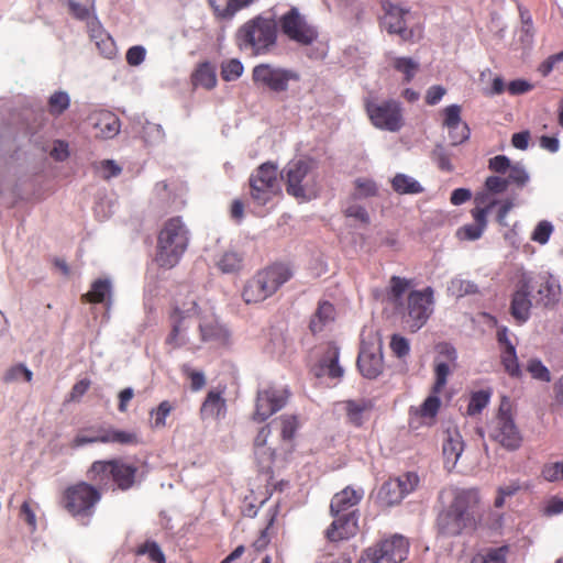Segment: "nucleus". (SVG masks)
<instances>
[{"mask_svg":"<svg viewBox=\"0 0 563 563\" xmlns=\"http://www.w3.org/2000/svg\"><path fill=\"white\" fill-rule=\"evenodd\" d=\"M492 397L490 389L473 391L470 396L466 413L468 416L479 415L487 407Z\"/></svg>","mask_w":563,"mask_h":563,"instance_id":"a19ab883","label":"nucleus"},{"mask_svg":"<svg viewBox=\"0 0 563 563\" xmlns=\"http://www.w3.org/2000/svg\"><path fill=\"white\" fill-rule=\"evenodd\" d=\"M137 432L130 430H120L113 427L99 426L96 428V435L78 434L71 442V448H80L91 443H115L121 445H137L140 443Z\"/></svg>","mask_w":563,"mask_h":563,"instance_id":"2eb2a0df","label":"nucleus"},{"mask_svg":"<svg viewBox=\"0 0 563 563\" xmlns=\"http://www.w3.org/2000/svg\"><path fill=\"white\" fill-rule=\"evenodd\" d=\"M478 500L476 490L457 492L450 507L438 516L439 533L444 537H456L466 529H474L476 526L475 509Z\"/></svg>","mask_w":563,"mask_h":563,"instance_id":"20e7f679","label":"nucleus"},{"mask_svg":"<svg viewBox=\"0 0 563 563\" xmlns=\"http://www.w3.org/2000/svg\"><path fill=\"white\" fill-rule=\"evenodd\" d=\"M69 104V96L65 91H56L48 99V112L58 117L68 109Z\"/></svg>","mask_w":563,"mask_h":563,"instance_id":"de8ad7c7","label":"nucleus"},{"mask_svg":"<svg viewBox=\"0 0 563 563\" xmlns=\"http://www.w3.org/2000/svg\"><path fill=\"white\" fill-rule=\"evenodd\" d=\"M508 552L507 545L488 549L485 553L474 556L472 563H506Z\"/></svg>","mask_w":563,"mask_h":563,"instance_id":"49530a36","label":"nucleus"},{"mask_svg":"<svg viewBox=\"0 0 563 563\" xmlns=\"http://www.w3.org/2000/svg\"><path fill=\"white\" fill-rule=\"evenodd\" d=\"M438 395L439 394H433L431 390V395L428 396L418 408L412 409L411 412L421 418L424 423L431 424L441 406V400Z\"/></svg>","mask_w":563,"mask_h":563,"instance_id":"473e14b6","label":"nucleus"},{"mask_svg":"<svg viewBox=\"0 0 563 563\" xmlns=\"http://www.w3.org/2000/svg\"><path fill=\"white\" fill-rule=\"evenodd\" d=\"M249 184L253 201L265 206L279 191L277 166L271 162L263 163L251 174Z\"/></svg>","mask_w":563,"mask_h":563,"instance_id":"9b49d317","label":"nucleus"},{"mask_svg":"<svg viewBox=\"0 0 563 563\" xmlns=\"http://www.w3.org/2000/svg\"><path fill=\"white\" fill-rule=\"evenodd\" d=\"M361 374L368 379L377 378L383 372V357L368 351H361L357 357Z\"/></svg>","mask_w":563,"mask_h":563,"instance_id":"bb28decb","label":"nucleus"},{"mask_svg":"<svg viewBox=\"0 0 563 563\" xmlns=\"http://www.w3.org/2000/svg\"><path fill=\"white\" fill-rule=\"evenodd\" d=\"M501 363L505 371L510 376H518L520 374V367L516 355V349L514 345H508L501 352Z\"/></svg>","mask_w":563,"mask_h":563,"instance_id":"8fccbe9b","label":"nucleus"},{"mask_svg":"<svg viewBox=\"0 0 563 563\" xmlns=\"http://www.w3.org/2000/svg\"><path fill=\"white\" fill-rule=\"evenodd\" d=\"M435 380L432 386L433 394H440L446 385L450 366L445 362H437L434 367Z\"/></svg>","mask_w":563,"mask_h":563,"instance_id":"864d4df0","label":"nucleus"},{"mask_svg":"<svg viewBox=\"0 0 563 563\" xmlns=\"http://www.w3.org/2000/svg\"><path fill=\"white\" fill-rule=\"evenodd\" d=\"M134 553L135 555H147L154 563H166V556L161 547L157 542L152 540H146L144 543L140 544Z\"/></svg>","mask_w":563,"mask_h":563,"instance_id":"c03bdc74","label":"nucleus"},{"mask_svg":"<svg viewBox=\"0 0 563 563\" xmlns=\"http://www.w3.org/2000/svg\"><path fill=\"white\" fill-rule=\"evenodd\" d=\"M97 168L101 173V177L104 179L118 176L121 173V167L110 159L100 162Z\"/></svg>","mask_w":563,"mask_h":563,"instance_id":"774afa93","label":"nucleus"},{"mask_svg":"<svg viewBox=\"0 0 563 563\" xmlns=\"http://www.w3.org/2000/svg\"><path fill=\"white\" fill-rule=\"evenodd\" d=\"M298 71L284 68L271 63H261L252 69L253 84L263 90L273 93H283L288 91L291 81H299Z\"/></svg>","mask_w":563,"mask_h":563,"instance_id":"1a4fd4ad","label":"nucleus"},{"mask_svg":"<svg viewBox=\"0 0 563 563\" xmlns=\"http://www.w3.org/2000/svg\"><path fill=\"white\" fill-rule=\"evenodd\" d=\"M292 277L290 267L274 263L257 271L249 278L242 289V299L246 305L260 303L275 295Z\"/></svg>","mask_w":563,"mask_h":563,"instance_id":"423d86ee","label":"nucleus"},{"mask_svg":"<svg viewBox=\"0 0 563 563\" xmlns=\"http://www.w3.org/2000/svg\"><path fill=\"white\" fill-rule=\"evenodd\" d=\"M364 496L363 489H354L350 486L334 494L330 503L331 516L349 515L354 512L357 515L356 506Z\"/></svg>","mask_w":563,"mask_h":563,"instance_id":"aec40b11","label":"nucleus"},{"mask_svg":"<svg viewBox=\"0 0 563 563\" xmlns=\"http://www.w3.org/2000/svg\"><path fill=\"white\" fill-rule=\"evenodd\" d=\"M365 111L371 123L376 129L398 132L405 125L402 108L397 100L388 99L378 102L373 99H366Z\"/></svg>","mask_w":563,"mask_h":563,"instance_id":"9d476101","label":"nucleus"},{"mask_svg":"<svg viewBox=\"0 0 563 563\" xmlns=\"http://www.w3.org/2000/svg\"><path fill=\"white\" fill-rule=\"evenodd\" d=\"M217 81L216 68L209 62L200 63L191 74V84L195 88L211 90L217 86Z\"/></svg>","mask_w":563,"mask_h":563,"instance_id":"c85d7f7f","label":"nucleus"},{"mask_svg":"<svg viewBox=\"0 0 563 563\" xmlns=\"http://www.w3.org/2000/svg\"><path fill=\"white\" fill-rule=\"evenodd\" d=\"M282 422V438L284 440H291L298 429V420L295 416H284L280 418Z\"/></svg>","mask_w":563,"mask_h":563,"instance_id":"052dcab7","label":"nucleus"},{"mask_svg":"<svg viewBox=\"0 0 563 563\" xmlns=\"http://www.w3.org/2000/svg\"><path fill=\"white\" fill-rule=\"evenodd\" d=\"M216 266L223 274L239 273L243 267V255L236 251H225L217 260Z\"/></svg>","mask_w":563,"mask_h":563,"instance_id":"72a5a7b5","label":"nucleus"},{"mask_svg":"<svg viewBox=\"0 0 563 563\" xmlns=\"http://www.w3.org/2000/svg\"><path fill=\"white\" fill-rule=\"evenodd\" d=\"M21 377L29 383L33 378V373L25 365L16 364L5 372L3 379L5 383H12L19 380Z\"/></svg>","mask_w":563,"mask_h":563,"instance_id":"6e6d98bb","label":"nucleus"},{"mask_svg":"<svg viewBox=\"0 0 563 563\" xmlns=\"http://www.w3.org/2000/svg\"><path fill=\"white\" fill-rule=\"evenodd\" d=\"M286 192L299 201H309L317 196V177L310 159L290 161L280 172Z\"/></svg>","mask_w":563,"mask_h":563,"instance_id":"6e6552de","label":"nucleus"},{"mask_svg":"<svg viewBox=\"0 0 563 563\" xmlns=\"http://www.w3.org/2000/svg\"><path fill=\"white\" fill-rule=\"evenodd\" d=\"M506 180H509V185L514 184L517 187H525L529 181V174L523 165L516 163L510 165Z\"/></svg>","mask_w":563,"mask_h":563,"instance_id":"3c124183","label":"nucleus"},{"mask_svg":"<svg viewBox=\"0 0 563 563\" xmlns=\"http://www.w3.org/2000/svg\"><path fill=\"white\" fill-rule=\"evenodd\" d=\"M334 520L327 529L325 536L329 541L338 542L354 537L358 531V515L350 512L349 515L333 516Z\"/></svg>","mask_w":563,"mask_h":563,"instance_id":"6ab92c4d","label":"nucleus"},{"mask_svg":"<svg viewBox=\"0 0 563 563\" xmlns=\"http://www.w3.org/2000/svg\"><path fill=\"white\" fill-rule=\"evenodd\" d=\"M81 300L90 303L111 302V283L109 279L99 278L91 284L90 290L81 296Z\"/></svg>","mask_w":563,"mask_h":563,"instance_id":"c756f323","label":"nucleus"},{"mask_svg":"<svg viewBox=\"0 0 563 563\" xmlns=\"http://www.w3.org/2000/svg\"><path fill=\"white\" fill-rule=\"evenodd\" d=\"M489 435L509 451H515L521 445L522 438L511 417L510 404L506 397L500 402Z\"/></svg>","mask_w":563,"mask_h":563,"instance_id":"ddd939ff","label":"nucleus"},{"mask_svg":"<svg viewBox=\"0 0 563 563\" xmlns=\"http://www.w3.org/2000/svg\"><path fill=\"white\" fill-rule=\"evenodd\" d=\"M288 391L284 388L268 387L260 390L253 419L257 422L265 421L286 405Z\"/></svg>","mask_w":563,"mask_h":563,"instance_id":"a211bd4d","label":"nucleus"},{"mask_svg":"<svg viewBox=\"0 0 563 563\" xmlns=\"http://www.w3.org/2000/svg\"><path fill=\"white\" fill-rule=\"evenodd\" d=\"M409 13L408 10L398 5L390 4L383 18V25L389 34H397L399 37L407 42L413 37V31L407 29L405 16Z\"/></svg>","mask_w":563,"mask_h":563,"instance_id":"412c9836","label":"nucleus"},{"mask_svg":"<svg viewBox=\"0 0 563 563\" xmlns=\"http://www.w3.org/2000/svg\"><path fill=\"white\" fill-rule=\"evenodd\" d=\"M433 289L427 287L423 290H412L407 297L406 324L412 332L422 328L433 311Z\"/></svg>","mask_w":563,"mask_h":563,"instance_id":"4468645a","label":"nucleus"},{"mask_svg":"<svg viewBox=\"0 0 563 563\" xmlns=\"http://www.w3.org/2000/svg\"><path fill=\"white\" fill-rule=\"evenodd\" d=\"M448 291L450 295L461 298L466 295H474L478 292V288L477 285L471 280L455 277L449 283Z\"/></svg>","mask_w":563,"mask_h":563,"instance_id":"37998d69","label":"nucleus"},{"mask_svg":"<svg viewBox=\"0 0 563 563\" xmlns=\"http://www.w3.org/2000/svg\"><path fill=\"white\" fill-rule=\"evenodd\" d=\"M391 66L396 71L402 74L404 84L411 82L420 69L419 63L411 57H393Z\"/></svg>","mask_w":563,"mask_h":563,"instance_id":"e433bc0d","label":"nucleus"},{"mask_svg":"<svg viewBox=\"0 0 563 563\" xmlns=\"http://www.w3.org/2000/svg\"><path fill=\"white\" fill-rule=\"evenodd\" d=\"M378 500L383 506L391 507L399 504L405 496L399 489V484L391 478L385 482L378 490Z\"/></svg>","mask_w":563,"mask_h":563,"instance_id":"c9c22d12","label":"nucleus"},{"mask_svg":"<svg viewBox=\"0 0 563 563\" xmlns=\"http://www.w3.org/2000/svg\"><path fill=\"white\" fill-rule=\"evenodd\" d=\"M256 463L261 473L272 478V467L275 461V451L267 446L254 450Z\"/></svg>","mask_w":563,"mask_h":563,"instance_id":"79ce46f5","label":"nucleus"},{"mask_svg":"<svg viewBox=\"0 0 563 563\" xmlns=\"http://www.w3.org/2000/svg\"><path fill=\"white\" fill-rule=\"evenodd\" d=\"M244 71L243 64L236 59H229L221 65V77L224 81H233L239 79Z\"/></svg>","mask_w":563,"mask_h":563,"instance_id":"09e8293b","label":"nucleus"},{"mask_svg":"<svg viewBox=\"0 0 563 563\" xmlns=\"http://www.w3.org/2000/svg\"><path fill=\"white\" fill-rule=\"evenodd\" d=\"M531 292L529 287H525V279L521 277L518 289L512 295L510 305L511 316L518 322H526L530 317L531 300L529 296Z\"/></svg>","mask_w":563,"mask_h":563,"instance_id":"b1692460","label":"nucleus"},{"mask_svg":"<svg viewBox=\"0 0 563 563\" xmlns=\"http://www.w3.org/2000/svg\"><path fill=\"white\" fill-rule=\"evenodd\" d=\"M391 479L399 484V489L405 497L412 493L419 484V476L413 472H407Z\"/></svg>","mask_w":563,"mask_h":563,"instance_id":"5fc2aeb1","label":"nucleus"},{"mask_svg":"<svg viewBox=\"0 0 563 563\" xmlns=\"http://www.w3.org/2000/svg\"><path fill=\"white\" fill-rule=\"evenodd\" d=\"M279 23L283 33L289 40L299 43L300 45H310L318 37L316 29L307 23L305 18L296 8H291L282 15Z\"/></svg>","mask_w":563,"mask_h":563,"instance_id":"dca6fc26","label":"nucleus"},{"mask_svg":"<svg viewBox=\"0 0 563 563\" xmlns=\"http://www.w3.org/2000/svg\"><path fill=\"white\" fill-rule=\"evenodd\" d=\"M334 306L329 301H322L312 316L309 328L313 333L321 332L329 322L334 320Z\"/></svg>","mask_w":563,"mask_h":563,"instance_id":"2f4dec72","label":"nucleus"},{"mask_svg":"<svg viewBox=\"0 0 563 563\" xmlns=\"http://www.w3.org/2000/svg\"><path fill=\"white\" fill-rule=\"evenodd\" d=\"M174 405L169 400H163L157 407L150 411L151 428L154 430L163 429L166 427V418L174 410Z\"/></svg>","mask_w":563,"mask_h":563,"instance_id":"58836bf2","label":"nucleus"},{"mask_svg":"<svg viewBox=\"0 0 563 563\" xmlns=\"http://www.w3.org/2000/svg\"><path fill=\"white\" fill-rule=\"evenodd\" d=\"M102 489L92 482L79 481L63 490L59 505L71 517L85 520L84 523L87 525L102 498Z\"/></svg>","mask_w":563,"mask_h":563,"instance_id":"0eeeda50","label":"nucleus"},{"mask_svg":"<svg viewBox=\"0 0 563 563\" xmlns=\"http://www.w3.org/2000/svg\"><path fill=\"white\" fill-rule=\"evenodd\" d=\"M181 372L190 380L192 390H200L206 385V378L202 372L192 369L189 365H183Z\"/></svg>","mask_w":563,"mask_h":563,"instance_id":"4d7b16f0","label":"nucleus"},{"mask_svg":"<svg viewBox=\"0 0 563 563\" xmlns=\"http://www.w3.org/2000/svg\"><path fill=\"white\" fill-rule=\"evenodd\" d=\"M443 126L449 130L452 144L456 145L470 137V129L461 119V107L451 104L443 109Z\"/></svg>","mask_w":563,"mask_h":563,"instance_id":"4be33fe9","label":"nucleus"},{"mask_svg":"<svg viewBox=\"0 0 563 563\" xmlns=\"http://www.w3.org/2000/svg\"><path fill=\"white\" fill-rule=\"evenodd\" d=\"M509 180L499 176H489L485 180L486 189L492 194H503L507 190Z\"/></svg>","mask_w":563,"mask_h":563,"instance_id":"e2e57ef3","label":"nucleus"},{"mask_svg":"<svg viewBox=\"0 0 563 563\" xmlns=\"http://www.w3.org/2000/svg\"><path fill=\"white\" fill-rule=\"evenodd\" d=\"M340 350L334 343H328L319 361L320 372L316 375H327L330 378H341L343 368L339 365Z\"/></svg>","mask_w":563,"mask_h":563,"instance_id":"393cba45","label":"nucleus"},{"mask_svg":"<svg viewBox=\"0 0 563 563\" xmlns=\"http://www.w3.org/2000/svg\"><path fill=\"white\" fill-rule=\"evenodd\" d=\"M355 198H369L377 195V185L374 180L368 178H357L354 181Z\"/></svg>","mask_w":563,"mask_h":563,"instance_id":"603ef678","label":"nucleus"},{"mask_svg":"<svg viewBox=\"0 0 563 563\" xmlns=\"http://www.w3.org/2000/svg\"><path fill=\"white\" fill-rule=\"evenodd\" d=\"M391 187L399 195H415L423 191L419 181L400 173L396 174L391 179Z\"/></svg>","mask_w":563,"mask_h":563,"instance_id":"4c0bfd02","label":"nucleus"},{"mask_svg":"<svg viewBox=\"0 0 563 563\" xmlns=\"http://www.w3.org/2000/svg\"><path fill=\"white\" fill-rule=\"evenodd\" d=\"M409 552V542L402 536H394L365 549L358 563H400Z\"/></svg>","mask_w":563,"mask_h":563,"instance_id":"f8f14e48","label":"nucleus"},{"mask_svg":"<svg viewBox=\"0 0 563 563\" xmlns=\"http://www.w3.org/2000/svg\"><path fill=\"white\" fill-rule=\"evenodd\" d=\"M88 27L89 36L100 54L108 58L112 57L115 54V44L111 36L99 22H91Z\"/></svg>","mask_w":563,"mask_h":563,"instance_id":"cd10ccee","label":"nucleus"},{"mask_svg":"<svg viewBox=\"0 0 563 563\" xmlns=\"http://www.w3.org/2000/svg\"><path fill=\"white\" fill-rule=\"evenodd\" d=\"M552 231L553 227L550 222L541 221L536 227L531 239L540 244H545L549 241Z\"/></svg>","mask_w":563,"mask_h":563,"instance_id":"680f3d73","label":"nucleus"},{"mask_svg":"<svg viewBox=\"0 0 563 563\" xmlns=\"http://www.w3.org/2000/svg\"><path fill=\"white\" fill-rule=\"evenodd\" d=\"M477 206L472 210V216L476 224L482 228L487 225V214L489 210L497 203L496 200H488L486 195L477 196L475 198Z\"/></svg>","mask_w":563,"mask_h":563,"instance_id":"ea45409f","label":"nucleus"},{"mask_svg":"<svg viewBox=\"0 0 563 563\" xmlns=\"http://www.w3.org/2000/svg\"><path fill=\"white\" fill-rule=\"evenodd\" d=\"M528 371L536 379L547 383L551 380L550 371L539 360H531L528 364Z\"/></svg>","mask_w":563,"mask_h":563,"instance_id":"bf43d9fd","label":"nucleus"},{"mask_svg":"<svg viewBox=\"0 0 563 563\" xmlns=\"http://www.w3.org/2000/svg\"><path fill=\"white\" fill-rule=\"evenodd\" d=\"M90 120L95 135L101 139H111L120 131V120L111 111L100 110L91 114Z\"/></svg>","mask_w":563,"mask_h":563,"instance_id":"5701e85b","label":"nucleus"},{"mask_svg":"<svg viewBox=\"0 0 563 563\" xmlns=\"http://www.w3.org/2000/svg\"><path fill=\"white\" fill-rule=\"evenodd\" d=\"M227 410L225 399L221 393L210 390L200 408V416L202 419L218 420L224 416Z\"/></svg>","mask_w":563,"mask_h":563,"instance_id":"a878e982","label":"nucleus"},{"mask_svg":"<svg viewBox=\"0 0 563 563\" xmlns=\"http://www.w3.org/2000/svg\"><path fill=\"white\" fill-rule=\"evenodd\" d=\"M139 466L122 457L97 460L87 471L90 482L107 488L110 483L115 489L126 492L137 483Z\"/></svg>","mask_w":563,"mask_h":563,"instance_id":"39448f33","label":"nucleus"},{"mask_svg":"<svg viewBox=\"0 0 563 563\" xmlns=\"http://www.w3.org/2000/svg\"><path fill=\"white\" fill-rule=\"evenodd\" d=\"M278 25L275 19L256 15L244 22L234 34L236 47L251 56L269 54L277 44Z\"/></svg>","mask_w":563,"mask_h":563,"instance_id":"7ed1b4c3","label":"nucleus"},{"mask_svg":"<svg viewBox=\"0 0 563 563\" xmlns=\"http://www.w3.org/2000/svg\"><path fill=\"white\" fill-rule=\"evenodd\" d=\"M373 405L369 400L361 399L345 401V411L347 419L355 427H361L363 424V415L367 411H371Z\"/></svg>","mask_w":563,"mask_h":563,"instance_id":"f704fd0d","label":"nucleus"},{"mask_svg":"<svg viewBox=\"0 0 563 563\" xmlns=\"http://www.w3.org/2000/svg\"><path fill=\"white\" fill-rule=\"evenodd\" d=\"M464 450V442L457 431L448 430L443 441V456L446 463L454 465Z\"/></svg>","mask_w":563,"mask_h":563,"instance_id":"7c9ffc66","label":"nucleus"},{"mask_svg":"<svg viewBox=\"0 0 563 563\" xmlns=\"http://www.w3.org/2000/svg\"><path fill=\"white\" fill-rule=\"evenodd\" d=\"M190 232L179 216L167 219L157 233L154 262L164 269L174 268L186 253Z\"/></svg>","mask_w":563,"mask_h":563,"instance_id":"f03ea898","label":"nucleus"},{"mask_svg":"<svg viewBox=\"0 0 563 563\" xmlns=\"http://www.w3.org/2000/svg\"><path fill=\"white\" fill-rule=\"evenodd\" d=\"M390 349L398 357L406 356L410 350L408 340L397 334L391 336Z\"/></svg>","mask_w":563,"mask_h":563,"instance_id":"69168bd1","label":"nucleus"},{"mask_svg":"<svg viewBox=\"0 0 563 563\" xmlns=\"http://www.w3.org/2000/svg\"><path fill=\"white\" fill-rule=\"evenodd\" d=\"M168 324L170 331L166 344L180 347L189 343L188 330L192 319L198 321V331L201 342L227 344L229 331L219 322L214 307L202 300L195 291L186 289L175 296L168 310Z\"/></svg>","mask_w":563,"mask_h":563,"instance_id":"f257e3e1","label":"nucleus"},{"mask_svg":"<svg viewBox=\"0 0 563 563\" xmlns=\"http://www.w3.org/2000/svg\"><path fill=\"white\" fill-rule=\"evenodd\" d=\"M542 476L548 482L563 481V461L545 464L542 468Z\"/></svg>","mask_w":563,"mask_h":563,"instance_id":"13d9d810","label":"nucleus"},{"mask_svg":"<svg viewBox=\"0 0 563 563\" xmlns=\"http://www.w3.org/2000/svg\"><path fill=\"white\" fill-rule=\"evenodd\" d=\"M146 51L143 46L135 45L128 49L125 59L131 66H139L145 59Z\"/></svg>","mask_w":563,"mask_h":563,"instance_id":"338daca9","label":"nucleus"},{"mask_svg":"<svg viewBox=\"0 0 563 563\" xmlns=\"http://www.w3.org/2000/svg\"><path fill=\"white\" fill-rule=\"evenodd\" d=\"M410 286V280L399 277L391 276L389 279L388 296L394 305H399L404 294Z\"/></svg>","mask_w":563,"mask_h":563,"instance_id":"a18cd8bd","label":"nucleus"},{"mask_svg":"<svg viewBox=\"0 0 563 563\" xmlns=\"http://www.w3.org/2000/svg\"><path fill=\"white\" fill-rule=\"evenodd\" d=\"M525 287L536 292V300L544 307L553 306L559 301L561 287L558 280L549 273L542 272L536 275H522Z\"/></svg>","mask_w":563,"mask_h":563,"instance_id":"f3484780","label":"nucleus"},{"mask_svg":"<svg viewBox=\"0 0 563 563\" xmlns=\"http://www.w3.org/2000/svg\"><path fill=\"white\" fill-rule=\"evenodd\" d=\"M510 165V159L505 155H496L488 161L489 170L496 174H506Z\"/></svg>","mask_w":563,"mask_h":563,"instance_id":"0e129e2a","label":"nucleus"}]
</instances>
